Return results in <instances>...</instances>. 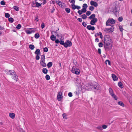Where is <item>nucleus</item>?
Returning a JSON list of instances; mask_svg holds the SVG:
<instances>
[{"instance_id": "f704fd0d", "label": "nucleus", "mask_w": 132, "mask_h": 132, "mask_svg": "<svg viewBox=\"0 0 132 132\" xmlns=\"http://www.w3.org/2000/svg\"><path fill=\"white\" fill-rule=\"evenodd\" d=\"M88 7L87 5L86 4H84L82 5L83 8L86 9Z\"/></svg>"}, {"instance_id": "4c0bfd02", "label": "nucleus", "mask_w": 132, "mask_h": 132, "mask_svg": "<svg viewBox=\"0 0 132 132\" xmlns=\"http://www.w3.org/2000/svg\"><path fill=\"white\" fill-rule=\"evenodd\" d=\"M72 8L73 10H75L76 9V6L75 5L73 4H72V5H71Z\"/></svg>"}, {"instance_id": "393cba45", "label": "nucleus", "mask_w": 132, "mask_h": 132, "mask_svg": "<svg viewBox=\"0 0 132 132\" xmlns=\"http://www.w3.org/2000/svg\"><path fill=\"white\" fill-rule=\"evenodd\" d=\"M56 38V37L53 34L51 35L50 36V39L52 41H54L55 40Z\"/></svg>"}, {"instance_id": "13d9d810", "label": "nucleus", "mask_w": 132, "mask_h": 132, "mask_svg": "<svg viewBox=\"0 0 132 132\" xmlns=\"http://www.w3.org/2000/svg\"><path fill=\"white\" fill-rule=\"evenodd\" d=\"M55 10V9L54 7H53L52 9L51 10V13H53Z\"/></svg>"}, {"instance_id": "4468645a", "label": "nucleus", "mask_w": 132, "mask_h": 132, "mask_svg": "<svg viewBox=\"0 0 132 132\" xmlns=\"http://www.w3.org/2000/svg\"><path fill=\"white\" fill-rule=\"evenodd\" d=\"M12 78L14 80H15L16 81H17L18 79V78L17 76L15 74H13L12 76Z\"/></svg>"}, {"instance_id": "473e14b6", "label": "nucleus", "mask_w": 132, "mask_h": 132, "mask_svg": "<svg viewBox=\"0 0 132 132\" xmlns=\"http://www.w3.org/2000/svg\"><path fill=\"white\" fill-rule=\"evenodd\" d=\"M45 55L44 54L42 55L40 60H45Z\"/></svg>"}, {"instance_id": "f03ea898", "label": "nucleus", "mask_w": 132, "mask_h": 132, "mask_svg": "<svg viewBox=\"0 0 132 132\" xmlns=\"http://www.w3.org/2000/svg\"><path fill=\"white\" fill-rule=\"evenodd\" d=\"M104 47L106 50L109 51L111 50L112 47L113 42H105Z\"/></svg>"}, {"instance_id": "0e129e2a", "label": "nucleus", "mask_w": 132, "mask_h": 132, "mask_svg": "<svg viewBox=\"0 0 132 132\" xmlns=\"http://www.w3.org/2000/svg\"><path fill=\"white\" fill-rule=\"evenodd\" d=\"M40 58V57L38 55H37L36 56V59L37 60H38Z\"/></svg>"}, {"instance_id": "5701e85b", "label": "nucleus", "mask_w": 132, "mask_h": 132, "mask_svg": "<svg viewBox=\"0 0 132 132\" xmlns=\"http://www.w3.org/2000/svg\"><path fill=\"white\" fill-rule=\"evenodd\" d=\"M95 17V14H93L91 15L88 18L90 19H93L94 18H96Z\"/></svg>"}, {"instance_id": "1a4fd4ad", "label": "nucleus", "mask_w": 132, "mask_h": 132, "mask_svg": "<svg viewBox=\"0 0 132 132\" xmlns=\"http://www.w3.org/2000/svg\"><path fill=\"white\" fill-rule=\"evenodd\" d=\"M56 2L60 7H61L62 8H64L65 7V4L64 3H62L59 0H57Z\"/></svg>"}, {"instance_id": "7c9ffc66", "label": "nucleus", "mask_w": 132, "mask_h": 132, "mask_svg": "<svg viewBox=\"0 0 132 132\" xmlns=\"http://www.w3.org/2000/svg\"><path fill=\"white\" fill-rule=\"evenodd\" d=\"M40 36L38 34L36 33L35 34V37L36 39L38 38Z\"/></svg>"}, {"instance_id": "58836bf2", "label": "nucleus", "mask_w": 132, "mask_h": 132, "mask_svg": "<svg viewBox=\"0 0 132 132\" xmlns=\"http://www.w3.org/2000/svg\"><path fill=\"white\" fill-rule=\"evenodd\" d=\"M98 46L100 47H101L103 46V44L102 42H100L98 44Z\"/></svg>"}, {"instance_id": "c85d7f7f", "label": "nucleus", "mask_w": 132, "mask_h": 132, "mask_svg": "<svg viewBox=\"0 0 132 132\" xmlns=\"http://www.w3.org/2000/svg\"><path fill=\"white\" fill-rule=\"evenodd\" d=\"M118 104L123 107H124L125 106V105L121 101H119L118 102Z\"/></svg>"}, {"instance_id": "6e6552de", "label": "nucleus", "mask_w": 132, "mask_h": 132, "mask_svg": "<svg viewBox=\"0 0 132 132\" xmlns=\"http://www.w3.org/2000/svg\"><path fill=\"white\" fill-rule=\"evenodd\" d=\"M72 45V43L71 41L68 40H67L65 43L64 46L65 48L71 46Z\"/></svg>"}, {"instance_id": "ea45409f", "label": "nucleus", "mask_w": 132, "mask_h": 132, "mask_svg": "<svg viewBox=\"0 0 132 132\" xmlns=\"http://www.w3.org/2000/svg\"><path fill=\"white\" fill-rule=\"evenodd\" d=\"M82 18L83 19H86L87 18V16L85 14H83L82 15Z\"/></svg>"}, {"instance_id": "a878e982", "label": "nucleus", "mask_w": 132, "mask_h": 132, "mask_svg": "<svg viewBox=\"0 0 132 132\" xmlns=\"http://www.w3.org/2000/svg\"><path fill=\"white\" fill-rule=\"evenodd\" d=\"M40 53V50L39 49H37L35 51V53L37 55H39Z\"/></svg>"}, {"instance_id": "338daca9", "label": "nucleus", "mask_w": 132, "mask_h": 132, "mask_svg": "<svg viewBox=\"0 0 132 132\" xmlns=\"http://www.w3.org/2000/svg\"><path fill=\"white\" fill-rule=\"evenodd\" d=\"M55 42L56 43L58 44L59 43L60 41L58 39H57L55 40Z\"/></svg>"}, {"instance_id": "49530a36", "label": "nucleus", "mask_w": 132, "mask_h": 132, "mask_svg": "<svg viewBox=\"0 0 132 132\" xmlns=\"http://www.w3.org/2000/svg\"><path fill=\"white\" fill-rule=\"evenodd\" d=\"M107 62H108L109 65H110V64H111L110 62V61L109 60H106L105 63H106V64H107Z\"/></svg>"}, {"instance_id": "f3484780", "label": "nucleus", "mask_w": 132, "mask_h": 132, "mask_svg": "<svg viewBox=\"0 0 132 132\" xmlns=\"http://www.w3.org/2000/svg\"><path fill=\"white\" fill-rule=\"evenodd\" d=\"M40 64L43 67H46V64L45 62V60H40Z\"/></svg>"}, {"instance_id": "4be33fe9", "label": "nucleus", "mask_w": 132, "mask_h": 132, "mask_svg": "<svg viewBox=\"0 0 132 132\" xmlns=\"http://www.w3.org/2000/svg\"><path fill=\"white\" fill-rule=\"evenodd\" d=\"M113 13L115 15L119 13V11L118 10H117L116 7V8L114 9V11H113Z\"/></svg>"}, {"instance_id": "2eb2a0df", "label": "nucleus", "mask_w": 132, "mask_h": 132, "mask_svg": "<svg viewBox=\"0 0 132 132\" xmlns=\"http://www.w3.org/2000/svg\"><path fill=\"white\" fill-rule=\"evenodd\" d=\"M90 4L92 5H93L94 6L96 7L98 6V4L97 3L93 1H91L90 2Z\"/></svg>"}, {"instance_id": "3c124183", "label": "nucleus", "mask_w": 132, "mask_h": 132, "mask_svg": "<svg viewBox=\"0 0 132 132\" xmlns=\"http://www.w3.org/2000/svg\"><path fill=\"white\" fill-rule=\"evenodd\" d=\"M91 12L90 11H87L86 12V14L88 16H89L91 14Z\"/></svg>"}, {"instance_id": "c9c22d12", "label": "nucleus", "mask_w": 132, "mask_h": 132, "mask_svg": "<svg viewBox=\"0 0 132 132\" xmlns=\"http://www.w3.org/2000/svg\"><path fill=\"white\" fill-rule=\"evenodd\" d=\"M9 21L11 23H12L13 21V19L12 18H10L8 19Z\"/></svg>"}, {"instance_id": "c03bdc74", "label": "nucleus", "mask_w": 132, "mask_h": 132, "mask_svg": "<svg viewBox=\"0 0 132 132\" xmlns=\"http://www.w3.org/2000/svg\"><path fill=\"white\" fill-rule=\"evenodd\" d=\"M96 128L99 130H102V127L101 126H99L97 127Z\"/></svg>"}, {"instance_id": "2f4dec72", "label": "nucleus", "mask_w": 132, "mask_h": 132, "mask_svg": "<svg viewBox=\"0 0 132 132\" xmlns=\"http://www.w3.org/2000/svg\"><path fill=\"white\" fill-rule=\"evenodd\" d=\"M45 78L47 80H49L50 79V77L49 75H46L45 76Z\"/></svg>"}, {"instance_id": "dca6fc26", "label": "nucleus", "mask_w": 132, "mask_h": 132, "mask_svg": "<svg viewBox=\"0 0 132 132\" xmlns=\"http://www.w3.org/2000/svg\"><path fill=\"white\" fill-rule=\"evenodd\" d=\"M87 28L89 30H91L92 31L95 30V28L94 26H92L91 25H88L87 26Z\"/></svg>"}, {"instance_id": "bb28decb", "label": "nucleus", "mask_w": 132, "mask_h": 132, "mask_svg": "<svg viewBox=\"0 0 132 132\" xmlns=\"http://www.w3.org/2000/svg\"><path fill=\"white\" fill-rule=\"evenodd\" d=\"M118 86L120 88H123V86L122 83V82H118Z\"/></svg>"}, {"instance_id": "9b49d317", "label": "nucleus", "mask_w": 132, "mask_h": 132, "mask_svg": "<svg viewBox=\"0 0 132 132\" xmlns=\"http://www.w3.org/2000/svg\"><path fill=\"white\" fill-rule=\"evenodd\" d=\"M105 40V42H113L112 40L110 37V36L109 35H106L104 38Z\"/></svg>"}, {"instance_id": "7ed1b4c3", "label": "nucleus", "mask_w": 132, "mask_h": 132, "mask_svg": "<svg viewBox=\"0 0 132 132\" xmlns=\"http://www.w3.org/2000/svg\"><path fill=\"white\" fill-rule=\"evenodd\" d=\"M94 91H97L98 92H100L101 91V87L96 82L94 83L93 85V89Z\"/></svg>"}, {"instance_id": "e433bc0d", "label": "nucleus", "mask_w": 132, "mask_h": 132, "mask_svg": "<svg viewBox=\"0 0 132 132\" xmlns=\"http://www.w3.org/2000/svg\"><path fill=\"white\" fill-rule=\"evenodd\" d=\"M65 10L68 13H69L70 11V9L68 8H65Z\"/></svg>"}, {"instance_id": "cd10ccee", "label": "nucleus", "mask_w": 132, "mask_h": 132, "mask_svg": "<svg viewBox=\"0 0 132 132\" xmlns=\"http://www.w3.org/2000/svg\"><path fill=\"white\" fill-rule=\"evenodd\" d=\"M53 63L51 62H50L47 64V66L48 68H51L52 65Z\"/></svg>"}, {"instance_id": "de8ad7c7", "label": "nucleus", "mask_w": 132, "mask_h": 132, "mask_svg": "<svg viewBox=\"0 0 132 132\" xmlns=\"http://www.w3.org/2000/svg\"><path fill=\"white\" fill-rule=\"evenodd\" d=\"M118 20L119 22H121L122 21L123 18L121 17H120L118 18Z\"/></svg>"}, {"instance_id": "423d86ee", "label": "nucleus", "mask_w": 132, "mask_h": 132, "mask_svg": "<svg viewBox=\"0 0 132 132\" xmlns=\"http://www.w3.org/2000/svg\"><path fill=\"white\" fill-rule=\"evenodd\" d=\"M109 91L112 97H113L115 100H117L118 99V98L117 97V96L114 94L112 89L111 88H109Z\"/></svg>"}, {"instance_id": "e2e57ef3", "label": "nucleus", "mask_w": 132, "mask_h": 132, "mask_svg": "<svg viewBox=\"0 0 132 132\" xmlns=\"http://www.w3.org/2000/svg\"><path fill=\"white\" fill-rule=\"evenodd\" d=\"M78 13L80 15H81L83 13L82 11L81 10H79L78 11Z\"/></svg>"}, {"instance_id": "ddd939ff", "label": "nucleus", "mask_w": 132, "mask_h": 132, "mask_svg": "<svg viewBox=\"0 0 132 132\" xmlns=\"http://www.w3.org/2000/svg\"><path fill=\"white\" fill-rule=\"evenodd\" d=\"M116 8L115 6L112 5L111 6L109 9V12H110L113 13L114 11V9Z\"/></svg>"}, {"instance_id": "72a5a7b5", "label": "nucleus", "mask_w": 132, "mask_h": 132, "mask_svg": "<svg viewBox=\"0 0 132 132\" xmlns=\"http://www.w3.org/2000/svg\"><path fill=\"white\" fill-rule=\"evenodd\" d=\"M13 9L16 11H19V7L16 6H14L13 7Z\"/></svg>"}, {"instance_id": "69168bd1", "label": "nucleus", "mask_w": 132, "mask_h": 132, "mask_svg": "<svg viewBox=\"0 0 132 132\" xmlns=\"http://www.w3.org/2000/svg\"><path fill=\"white\" fill-rule=\"evenodd\" d=\"M45 27V24L44 23H42L41 24V27L42 29H43Z\"/></svg>"}, {"instance_id": "864d4df0", "label": "nucleus", "mask_w": 132, "mask_h": 132, "mask_svg": "<svg viewBox=\"0 0 132 132\" xmlns=\"http://www.w3.org/2000/svg\"><path fill=\"white\" fill-rule=\"evenodd\" d=\"M102 129L103 128L104 129H106L107 127L106 125H104L102 126Z\"/></svg>"}, {"instance_id": "412c9836", "label": "nucleus", "mask_w": 132, "mask_h": 132, "mask_svg": "<svg viewBox=\"0 0 132 132\" xmlns=\"http://www.w3.org/2000/svg\"><path fill=\"white\" fill-rule=\"evenodd\" d=\"M35 4L36 6H34V7H39V6H41V4L40 3H38L37 2H35Z\"/></svg>"}, {"instance_id": "0eeeda50", "label": "nucleus", "mask_w": 132, "mask_h": 132, "mask_svg": "<svg viewBox=\"0 0 132 132\" xmlns=\"http://www.w3.org/2000/svg\"><path fill=\"white\" fill-rule=\"evenodd\" d=\"M62 96V92L61 90L59 91L57 93V99L59 101L61 100L63 98Z\"/></svg>"}, {"instance_id": "f8f14e48", "label": "nucleus", "mask_w": 132, "mask_h": 132, "mask_svg": "<svg viewBox=\"0 0 132 132\" xmlns=\"http://www.w3.org/2000/svg\"><path fill=\"white\" fill-rule=\"evenodd\" d=\"M97 21V18H94L93 19H92L90 22V24L92 25H94L96 23Z\"/></svg>"}, {"instance_id": "6ab92c4d", "label": "nucleus", "mask_w": 132, "mask_h": 132, "mask_svg": "<svg viewBox=\"0 0 132 132\" xmlns=\"http://www.w3.org/2000/svg\"><path fill=\"white\" fill-rule=\"evenodd\" d=\"M112 77L114 81H116L117 80L118 78L115 75L112 74Z\"/></svg>"}, {"instance_id": "4d7b16f0", "label": "nucleus", "mask_w": 132, "mask_h": 132, "mask_svg": "<svg viewBox=\"0 0 132 132\" xmlns=\"http://www.w3.org/2000/svg\"><path fill=\"white\" fill-rule=\"evenodd\" d=\"M81 10L82 11V13H85L86 12V11H87L86 9H84V8H82L81 9Z\"/></svg>"}, {"instance_id": "052dcab7", "label": "nucleus", "mask_w": 132, "mask_h": 132, "mask_svg": "<svg viewBox=\"0 0 132 132\" xmlns=\"http://www.w3.org/2000/svg\"><path fill=\"white\" fill-rule=\"evenodd\" d=\"M82 24L83 25V26L84 27H86L87 26V24L84 22H82Z\"/></svg>"}, {"instance_id": "37998d69", "label": "nucleus", "mask_w": 132, "mask_h": 132, "mask_svg": "<svg viewBox=\"0 0 132 132\" xmlns=\"http://www.w3.org/2000/svg\"><path fill=\"white\" fill-rule=\"evenodd\" d=\"M10 14L8 13H6L5 14V16L6 18H9L10 17Z\"/></svg>"}, {"instance_id": "8fccbe9b", "label": "nucleus", "mask_w": 132, "mask_h": 132, "mask_svg": "<svg viewBox=\"0 0 132 132\" xmlns=\"http://www.w3.org/2000/svg\"><path fill=\"white\" fill-rule=\"evenodd\" d=\"M94 9V7L92 6H90L89 7V9L91 11H93Z\"/></svg>"}, {"instance_id": "09e8293b", "label": "nucleus", "mask_w": 132, "mask_h": 132, "mask_svg": "<svg viewBox=\"0 0 132 132\" xmlns=\"http://www.w3.org/2000/svg\"><path fill=\"white\" fill-rule=\"evenodd\" d=\"M129 101L131 104H132V97H130L129 98Z\"/></svg>"}, {"instance_id": "79ce46f5", "label": "nucleus", "mask_w": 132, "mask_h": 132, "mask_svg": "<svg viewBox=\"0 0 132 132\" xmlns=\"http://www.w3.org/2000/svg\"><path fill=\"white\" fill-rule=\"evenodd\" d=\"M59 43L60 44L63 45L64 46V45H65V43L64 42L63 40L60 41Z\"/></svg>"}, {"instance_id": "a19ab883", "label": "nucleus", "mask_w": 132, "mask_h": 132, "mask_svg": "<svg viewBox=\"0 0 132 132\" xmlns=\"http://www.w3.org/2000/svg\"><path fill=\"white\" fill-rule=\"evenodd\" d=\"M98 35L99 36H100V38L101 39H102L103 38V35H102V33L101 32H99L98 34Z\"/></svg>"}, {"instance_id": "a211bd4d", "label": "nucleus", "mask_w": 132, "mask_h": 132, "mask_svg": "<svg viewBox=\"0 0 132 132\" xmlns=\"http://www.w3.org/2000/svg\"><path fill=\"white\" fill-rule=\"evenodd\" d=\"M9 116L11 118L14 119L15 117V115L14 113H9Z\"/></svg>"}, {"instance_id": "bf43d9fd", "label": "nucleus", "mask_w": 132, "mask_h": 132, "mask_svg": "<svg viewBox=\"0 0 132 132\" xmlns=\"http://www.w3.org/2000/svg\"><path fill=\"white\" fill-rule=\"evenodd\" d=\"M1 4L3 5H5V2L3 1H2L1 2Z\"/></svg>"}, {"instance_id": "774afa93", "label": "nucleus", "mask_w": 132, "mask_h": 132, "mask_svg": "<svg viewBox=\"0 0 132 132\" xmlns=\"http://www.w3.org/2000/svg\"><path fill=\"white\" fill-rule=\"evenodd\" d=\"M98 53L100 54H101V49L100 48H98Z\"/></svg>"}, {"instance_id": "aec40b11", "label": "nucleus", "mask_w": 132, "mask_h": 132, "mask_svg": "<svg viewBox=\"0 0 132 132\" xmlns=\"http://www.w3.org/2000/svg\"><path fill=\"white\" fill-rule=\"evenodd\" d=\"M7 71L9 72V75H12L13 74H15V72L13 70H7Z\"/></svg>"}, {"instance_id": "b1692460", "label": "nucleus", "mask_w": 132, "mask_h": 132, "mask_svg": "<svg viewBox=\"0 0 132 132\" xmlns=\"http://www.w3.org/2000/svg\"><path fill=\"white\" fill-rule=\"evenodd\" d=\"M48 72L47 69L46 68H44L42 69V72L44 74H47Z\"/></svg>"}, {"instance_id": "9d476101", "label": "nucleus", "mask_w": 132, "mask_h": 132, "mask_svg": "<svg viewBox=\"0 0 132 132\" xmlns=\"http://www.w3.org/2000/svg\"><path fill=\"white\" fill-rule=\"evenodd\" d=\"M114 29L113 27H111L109 28L105 29L104 31L107 33H112L114 31Z\"/></svg>"}, {"instance_id": "603ef678", "label": "nucleus", "mask_w": 132, "mask_h": 132, "mask_svg": "<svg viewBox=\"0 0 132 132\" xmlns=\"http://www.w3.org/2000/svg\"><path fill=\"white\" fill-rule=\"evenodd\" d=\"M119 29L120 31H121V32L123 30V29L122 27V26H119Z\"/></svg>"}, {"instance_id": "39448f33", "label": "nucleus", "mask_w": 132, "mask_h": 132, "mask_svg": "<svg viewBox=\"0 0 132 132\" xmlns=\"http://www.w3.org/2000/svg\"><path fill=\"white\" fill-rule=\"evenodd\" d=\"M94 84V82L93 83H89L86 84V87H85V89L87 90L93 89V85Z\"/></svg>"}, {"instance_id": "20e7f679", "label": "nucleus", "mask_w": 132, "mask_h": 132, "mask_svg": "<svg viewBox=\"0 0 132 132\" xmlns=\"http://www.w3.org/2000/svg\"><path fill=\"white\" fill-rule=\"evenodd\" d=\"M71 71L72 73H75L77 75H79L80 72L79 69L75 66L73 67L72 68Z\"/></svg>"}, {"instance_id": "a18cd8bd", "label": "nucleus", "mask_w": 132, "mask_h": 132, "mask_svg": "<svg viewBox=\"0 0 132 132\" xmlns=\"http://www.w3.org/2000/svg\"><path fill=\"white\" fill-rule=\"evenodd\" d=\"M21 27V25L20 24H18L16 26V28L17 29H20Z\"/></svg>"}, {"instance_id": "680f3d73", "label": "nucleus", "mask_w": 132, "mask_h": 132, "mask_svg": "<svg viewBox=\"0 0 132 132\" xmlns=\"http://www.w3.org/2000/svg\"><path fill=\"white\" fill-rule=\"evenodd\" d=\"M68 95L70 97H71L72 96V93L71 92H69L68 94Z\"/></svg>"}, {"instance_id": "5fc2aeb1", "label": "nucleus", "mask_w": 132, "mask_h": 132, "mask_svg": "<svg viewBox=\"0 0 132 132\" xmlns=\"http://www.w3.org/2000/svg\"><path fill=\"white\" fill-rule=\"evenodd\" d=\"M69 2L71 3L74 4L75 3V0H69Z\"/></svg>"}, {"instance_id": "6e6d98bb", "label": "nucleus", "mask_w": 132, "mask_h": 132, "mask_svg": "<svg viewBox=\"0 0 132 132\" xmlns=\"http://www.w3.org/2000/svg\"><path fill=\"white\" fill-rule=\"evenodd\" d=\"M48 51V49L47 47H45L44 49V51L45 52H47Z\"/></svg>"}, {"instance_id": "f257e3e1", "label": "nucleus", "mask_w": 132, "mask_h": 132, "mask_svg": "<svg viewBox=\"0 0 132 132\" xmlns=\"http://www.w3.org/2000/svg\"><path fill=\"white\" fill-rule=\"evenodd\" d=\"M116 23V21L113 18H109L107 21L106 23V26H112L114 25Z\"/></svg>"}, {"instance_id": "c756f323", "label": "nucleus", "mask_w": 132, "mask_h": 132, "mask_svg": "<svg viewBox=\"0 0 132 132\" xmlns=\"http://www.w3.org/2000/svg\"><path fill=\"white\" fill-rule=\"evenodd\" d=\"M29 48L31 50H33L35 48V46L34 45L32 44L30 45H29Z\"/></svg>"}]
</instances>
